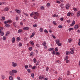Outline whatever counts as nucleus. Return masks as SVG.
<instances>
[{
  "label": "nucleus",
  "mask_w": 80,
  "mask_h": 80,
  "mask_svg": "<svg viewBox=\"0 0 80 80\" xmlns=\"http://www.w3.org/2000/svg\"><path fill=\"white\" fill-rule=\"evenodd\" d=\"M56 43L58 46H60L62 45V43H60V40L58 39L56 40Z\"/></svg>",
  "instance_id": "obj_1"
},
{
  "label": "nucleus",
  "mask_w": 80,
  "mask_h": 80,
  "mask_svg": "<svg viewBox=\"0 0 80 80\" xmlns=\"http://www.w3.org/2000/svg\"><path fill=\"white\" fill-rule=\"evenodd\" d=\"M70 50H71L70 52L71 54H73V53H74V52H75V51L74 50V48H71L70 49Z\"/></svg>",
  "instance_id": "obj_2"
},
{
  "label": "nucleus",
  "mask_w": 80,
  "mask_h": 80,
  "mask_svg": "<svg viewBox=\"0 0 80 80\" xmlns=\"http://www.w3.org/2000/svg\"><path fill=\"white\" fill-rule=\"evenodd\" d=\"M65 7L67 10H68V9H69V8H70V4H69V3L67 4L66 5Z\"/></svg>",
  "instance_id": "obj_3"
},
{
  "label": "nucleus",
  "mask_w": 80,
  "mask_h": 80,
  "mask_svg": "<svg viewBox=\"0 0 80 80\" xmlns=\"http://www.w3.org/2000/svg\"><path fill=\"white\" fill-rule=\"evenodd\" d=\"M12 66L13 67H17V63H15L14 62H12Z\"/></svg>",
  "instance_id": "obj_4"
},
{
  "label": "nucleus",
  "mask_w": 80,
  "mask_h": 80,
  "mask_svg": "<svg viewBox=\"0 0 80 80\" xmlns=\"http://www.w3.org/2000/svg\"><path fill=\"white\" fill-rule=\"evenodd\" d=\"M75 22L74 20H73L72 22V23L70 25V26L72 27V26H73V25H75Z\"/></svg>",
  "instance_id": "obj_5"
},
{
  "label": "nucleus",
  "mask_w": 80,
  "mask_h": 80,
  "mask_svg": "<svg viewBox=\"0 0 80 80\" xmlns=\"http://www.w3.org/2000/svg\"><path fill=\"white\" fill-rule=\"evenodd\" d=\"M9 74L10 75H11V76H13V75H15V74L13 73V72L12 71L9 72Z\"/></svg>",
  "instance_id": "obj_6"
},
{
  "label": "nucleus",
  "mask_w": 80,
  "mask_h": 80,
  "mask_svg": "<svg viewBox=\"0 0 80 80\" xmlns=\"http://www.w3.org/2000/svg\"><path fill=\"white\" fill-rule=\"evenodd\" d=\"M12 23V21L10 20H9L7 21H5L4 22V23Z\"/></svg>",
  "instance_id": "obj_7"
},
{
  "label": "nucleus",
  "mask_w": 80,
  "mask_h": 80,
  "mask_svg": "<svg viewBox=\"0 0 80 80\" xmlns=\"http://www.w3.org/2000/svg\"><path fill=\"white\" fill-rule=\"evenodd\" d=\"M72 38H69L68 39V43H72Z\"/></svg>",
  "instance_id": "obj_8"
},
{
  "label": "nucleus",
  "mask_w": 80,
  "mask_h": 80,
  "mask_svg": "<svg viewBox=\"0 0 80 80\" xmlns=\"http://www.w3.org/2000/svg\"><path fill=\"white\" fill-rule=\"evenodd\" d=\"M12 43H14L15 42V38L14 37L12 38Z\"/></svg>",
  "instance_id": "obj_9"
},
{
  "label": "nucleus",
  "mask_w": 80,
  "mask_h": 80,
  "mask_svg": "<svg viewBox=\"0 0 80 80\" xmlns=\"http://www.w3.org/2000/svg\"><path fill=\"white\" fill-rule=\"evenodd\" d=\"M29 28L28 27H25L23 28V30H29Z\"/></svg>",
  "instance_id": "obj_10"
},
{
  "label": "nucleus",
  "mask_w": 80,
  "mask_h": 80,
  "mask_svg": "<svg viewBox=\"0 0 80 80\" xmlns=\"http://www.w3.org/2000/svg\"><path fill=\"white\" fill-rule=\"evenodd\" d=\"M80 16V11H78L77 12V17H78Z\"/></svg>",
  "instance_id": "obj_11"
},
{
  "label": "nucleus",
  "mask_w": 80,
  "mask_h": 80,
  "mask_svg": "<svg viewBox=\"0 0 80 80\" xmlns=\"http://www.w3.org/2000/svg\"><path fill=\"white\" fill-rule=\"evenodd\" d=\"M53 50H54V48H51L48 49V51L49 52H51V51H53Z\"/></svg>",
  "instance_id": "obj_12"
},
{
  "label": "nucleus",
  "mask_w": 80,
  "mask_h": 80,
  "mask_svg": "<svg viewBox=\"0 0 80 80\" xmlns=\"http://www.w3.org/2000/svg\"><path fill=\"white\" fill-rule=\"evenodd\" d=\"M9 9L8 8H6L4 9V12H7L8 11V10Z\"/></svg>",
  "instance_id": "obj_13"
},
{
  "label": "nucleus",
  "mask_w": 80,
  "mask_h": 80,
  "mask_svg": "<svg viewBox=\"0 0 80 80\" xmlns=\"http://www.w3.org/2000/svg\"><path fill=\"white\" fill-rule=\"evenodd\" d=\"M15 11L17 13H20V11L19 10L15 9Z\"/></svg>",
  "instance_id": "obj_14"
},
{
  "label": "nucleus",
  "mask_w": 80,
  "mask_h": 80,
  "mask_svg": "<svg viewBox=\"0 0 80 80\" xmlns=\"http://www.w3.org/2000/svg\"><path fill=\"white\" fill-rule=\"evenodd\" d=\"M78 26L77 25H76L74 26V29L75 30H77V29H78Z\"/></svg>",
  "instance_id": "obj_15"
},
{
  "label": "nucleus",
  "mask_w": 80,
  "mask_h": 80,
  "mask_svg": "<svg viewBox=\"0 0 80 80\" xmlns=\"http://www.w3.org/2000/svg\"><path fill=\"white\" fill-rule=\"evenodd\" d=\"M30 43L32 45H33L34 46V43H33V42L32 41H31L30 42Z\"/></svg>",
  "instance_id": "obj_16"
},
{
  "label": "nucleus",
  "mask_w": 80,
  "mask_h": 80,
  "mask_svg": "<svg viewBox=\"0 0 80 80\" xmlns=\"http://www.w3.org/2000/svg\"><path fill=\"white\" fill-rule=\"evenodd\" d=\"M34 35H35V32H32V35L30 37V38H32V37H34Z\"/></svg>",
  "instance_id": "obj_17"
},
{
  "label": "nucleus",
  "mask_w": 80,
  "mask_h": 80,
  "mask_svg": "<svg viewBox=\"0 0 80 80\" xmlns=\"http://www.w3.org/2000/svg\"><path fill=\"white\" fill-rule=\"evenodd\" d=\"M12 71L13 72V73H17L18 72V71L15 70H12Z\"/></svg>",
  "instance_id": "obj_18"
},
{
  "label": "nucleus",
  "mask_w": 80,
  "mask_h": 80,
  "mask_svg": "<svg viewBox=\"0 0 80 80\" xmlns=\"http://www.w3.org/2000/svg\"><path fill=\"white\" fill-rule=\"evenodd\" d=\"M22 32V29H19L18 30V32L19 33H21Z\"/></svg>",
  "instance_id": "obj_19"
},
{
  "label": "nucleus",
  "mask_w": 80,
  "mask_h": 80,
  "mask_svg": "<svg viewBox=\"0 0 80 80\" xmlns=\"http://www.w3.org/2000/svg\"><path fill=\"white\" fill-rule=\"evenodd\" d=\"M5 27H9L10 25L8 24L7 23H5Z\"/></svg>",
  "instance_id": "obj_20"
},
{
  "label": "nucleus",
  "mask_w": 80,
  "mask_h": 80,
  "mask_svg": "<svg viewBox=\"0 0 80 80\" xmlns=\"http://www.w3.org/2000/svg\"><path fill=\"white\" fill-rule=\"evenodd\" d=\"M34 15H36V16H38V15H39V14H38V13L36 12H34Z\"/></svg>",
  "instance_id": "obj_21"
},
{
  "label": "nucleus",
  "mask_w": 80,
  "mask_h": 80,
  "mask_svg": "<svg viewBox=\"0 0 80 80\" xmlns=\"http://www.w3.org/2000/svg\"><path fill=\"white\" fill-rule=\"evenodd\" d=\"M70 54V52L68 51H67L66 52V55H68Z\"/></svg>",
  "instance_id": "obj_22"
},
{
  "label": "nucleus",
  "mask_w": 80,
  "mask_h": 80,
  "mask_svg": "<svg viewBox=\"0 0 80 80\" xmlns=\"http://www.w3.org/2000/svg\"><path fill=\"white\" fill-rule=\"evenodd\" d=\"M43 28H40L39 29V31L41 32H43Z\"/></svg>",
  "instance_id": "obj_23"
},
{
  "label": "nucleus",
  "mask_w": 80,
  "mask_h": 80,
  "mask_svg": "<svg viewBox=\"0 0 80 80\" xmlns=\"http://www.w3.org/2000/svg\"><path fill=\"white\" fill-rule=\"evenodd\" d=\"M44 8H45V7L43 6H41L40 8V9H41V10H43Z\"/></svg>",
  "instance_id": "obj_24"
},
{
  "label": "nucleus",
  "mask_w": 80,
  "mask_h": 80,
  "mask_svg": "<svg viewBox=\"0 0 80 80\" xmlns=\"http://www.w3.org/2000/svg\"><path fill=\"white\" fill-rule=\"evenodd\" d=\"M71 14V13L70 12H68L67 14V16H68V17H70V16Z\"/></svg>",
  "instance_id": "obj_25"
},
{
  "label": "nucleus",
  "mask_w": 80,
  "mask_h": 80,
  "mask_svg": "<svg viewBox=\"0 0 80 80\" xmlns=\"http://www.w3.org/2000/svg\"><path fill=\"white\" fill-rule=\"evenodd\" d=\"M0 33H1V36H3V35H4V32H1Z\"/></svg>",
  "instance_id": "obj_26"
},
{
  "label": "nucleus",
  "mask_w": 80,
  "mask_h": 80,
  "mask_svg": "<svg viewBox=\"0 0 80 80\" xmlns=\"http://www.w3.org/2000/svg\"><path fill=\"white\" fill-rule=\"evenodd\" d=\"M9 79L10 80H13V77L12 76H9Z\"/></svg>",
  "instance_id": "obj_27"
},
{
  "label": "nucleus",
  "mask_w": 80,
  "mask_h": 80,
  "mask_svg": "<svg viewBox=\"0 0 80 80\" xmlns=\"http://www.w3.org/2000/svg\"><path fill=\"white\" fill-rule=\"evenodd\" d=\"M67 75H69L70 74V72L69 71H67Z\"/></svg>",
  "instance_id": "obj_28"
},
{
  "label": "nucleus",
  "mask_w": 80,
  "mask_h": 80,
  "mask_svg": "<svg viewBox=\"0 0 80 80\" xmlns=\"http://www.w3.org/2000/svg\"><path fill=\"white\" fill-rule=\"evenodd\" d=\"M6 38H7L6 37L3 36L2 38L3 40H6Z\"/></svg>",
  "instance_id": "obj_29"
},
{
  "label": "nucleus",
  "mask_w": 80,
  "mask_h": 80,
  "mask_svg": "<svg viewBox=\"0 0 80 80\" xmlns=\"http://www.w3.org/2000/svg\"><path fill=\"white\" fill-rule=\"evenodd\" d=\"M73 10H74V11H75V12H77V8H73Z\"/></svg>",
  "instance_id": "obj_30"
},
{
  "label": "nucleus",
  "mask_w": 80,
  "mask_h": 80,
  "mask_svg": "<svg viewBox=\"0 0 80 80\" xmlns=\"http://www.w3.org/2000/svg\"><path fill=\"white\" fill-rule=\"evenodd\" d=\"M36 67L35 66H33L32 68V70H35V68H36Z\"/></svg>",
  "instance_id": "obj_31"
},
{
  "label": "nucleus",
  "mask_w": 80,
  "mask_h": 80,
  "mask_svg": "<svg viewBox=\"0 0 80 80\" xmlns=\"http://www.w3.org/2000/svg\"><path fill=\"white\" fill-rule=\"evenodd\" d=\"M65 59L66 60H67L68 59V56H66L65 57Z\"/></svg>",
  "instance_id": "obj_32"
},
{
  "label": "nucleus",
  "mask_w": 80,
  "mask_h": 80,
  "mask_svg": "<svg viewBox=\"0 0 80 80\" xmlns=\"http://www.w3.org/2000/svg\"><path fill=\"white\" fill-rule=\"evenodd\" d=\"M23 14L25 16H27V17H28V14H27V13L23 12Z\"/></svg>",
  "instance_id": "obj_33"
},
{
  "label": "nucleus",
  "mask_w": 80,
  "mask_h": 80,
  "mask_svg": "<svg viewBox=\"0 0 80 80\" xmlns=\"http://www.w3.org/2000/svg\"><path fill=\"white\" fill-rule=\"evenodd\" d=\"M33 60L34 63H36V62H37V60H36V59L35 58L33 59Z\"/></svg>",
  "instance_id": "obj_34"
},
{
  "label": "nucleus",
  "mask_w": 80,
  "mask_h": 80,
  "mask_svg": "<svg viewBox=\"0 0 80 80\" xmlns=\"http://www.w3.org/2000/svg\"><path fill=\"white\" fill-rule=\"evenodd\" d=\"M34 15V12H32L31 14L30 15L31 17H33V15Z\"/></svg>",
  "instance_id": "obj_35"
},
{
  "label": "nucleus",
  "mask_w": 80,
  "mask_h": 80,
  "mask_svg": "<svg viewBox=\"0 0 80 80\" xmlns=\"http://www.w3.org/2000/svg\"><path fill=\"white\" fill-rule=\"evenodd\" d=\"M22 46V43L19 42V45H18V46L19 47H21Z\"/></svg>",
  "instance_id": "obj_36"
},
{
  "label": "nucleus",
  "mask_w": 80,
  "mask_h": 80,
  "mask_svg": "<svg viewBox=\"0 0 80 80\" xmlns=\"http://www.w3.org/2000/svg\"><path fill=\"white\" fill-rule=\"evenodd\" d=\"M24 67L26 69H27V68H28V65H25Z\"/></svg>",
  "instance_id": "obj_37"
},
{
  "label": "nucleus",
  "mask_w": 80,
  "mask_h": 80,
  "mask_svg": "<svg viewBox=\"0 0 80 80\" xmlns=\"http://www.w3.org/2000/svg\"><path fill=\"white\" fill-rule=\"evenodd\" d=\"M31 76L32 78H34V73H32L31 75Z\"/></svg>",
  "instance_id": "obj_38"
},
{
  "label": "nucleus",
  "mask_w": 80,
  "mask_h": 80,
  "mask_svg": "<svg viewBox=\"0 0 80 80\" xmlns=\"http://www.w3.org/2000/svg\"><path fill=\"white\" fill-rule=\"evenodd\" d=\"M8 35H9V32H8L6 34V37H7V36H8Z\"/></svg>",
  "instance_id": "obj_39"
},
{
  "label": "nucleus",
  "mask_w": 80,
  "mask_h": 80,
  "mask_svg": "<svg viewBox=\"0 0 80 80\" xmlns=\"http://www.w3.org/2000/svg\"><path fill=\"white\" fill-rule=\"evenodd\" d=\"M33 53L31 52L30 54V57H32V56H33Z\"/></svg>",
  "instance_id": "obj_40"
},
{
  "label": "nucleus",
  "mask_w": 80,
  "mask_h": 80,
  "mask_svg": "<svg viewBox=\"0 0 80 80\" xmlns=\"http://www.w3.org/2000/svg\"><path fill=\"white\" fill-rule=\"evenodd\" d=\"M28 72L29 73H30V72H31V71H30V69H27Z\"/></svg>",
  "instance_id": "obj_41"
},
{
  "label": "nucleus",
  "mask_w": 80,
  "mask_h": 80,
  "mask_svg": "<svg viewBox=\"0 0 80 80\" xmlns=\"http://www.w3.org/2000/svg\"><path fill=\"white\" fill-rule=\"evenodd\" d=\"M53 52H52V55H55V51H54V50H53Z\"/></svg>",
  "instance_id": "obj_42"
},
{
  "label": "nucleus",
  "mask_w": 80,
  "mask_h": 80,
  "mask_svg": "<svg viewBox=\"0 0 80 80\" xmlns=\"http://www.w3.org/2000/svg\"><path fill=\"white\" fill-rule=\"evenodd\" d=\"M16 22H13V24L14 25V27H16V26H15V25H16Z\"/></svg>",
  "instance_id": "obj_43"
},
{
  "label": "nucleus",
  "mask_w": 80,
  "mask_h": 80,
  "mask_svg": "<svg viewBox=\"0 0 80 80\" xmlns=\"http://www.w3.org/2000/svg\"><path fill=\"white\" fill-rule=\"evenodd\" d=\"M56 55H60V52H57Z\"/></svg>",
  "instance_id": "obj_44"
},
{
  "label": "nucleus",
  "mask_w": 80,
  "mask_h": 80,
  "mask_svg": "<svg viewBox=\"0 0 80 80\" xmlns=\"http://www.w3.org/2000/svg\"><path fill=\"white\" fill-rule=\"evenodd\" d=\"M44 32H45V33H48V31H47V29H45L44 30Z\"/></svg>",
  "instance_id": "obj_45"
},
{
  "label": "nucleus",
  "mask_w": 80,
  "mask_h": 80,
  "mask_svg": "<svg viewBox=\"0 0 80 80\" xmlns=\"http://www.w3.org/2000/svg\"><path fill=\"white\" fill-rule=\"evenodd\" d=\"M58 27L59 28H62L63 27L62 25H59Z\"/></svg>",
  "instance_id": "obj_46"
},
{
  "label": "nucleus",
  "mask_w": 80,
  "mask_h": 80,
  "mask_svg": "<svg viewBox=\"0 0 80 80\" xmlns=\"http://www.w3.org/2000/svg\"><path fill=\"white\" fill-rule=\"evenodd\" d=\"M72 30H73V28H69L68 29V30L69 31V32L71 31Z\"/></svg>",
  "instance_id": "obj_47"
},
{
  "label": "nucleus",
  "mask_w": 80,
  "mask_h": 80,
  "mask_svg": "<svg viewBox=\"0 0 80 80\" xmlns=\"http://www.w3.org/2000/svg\"><path fill=\"white\" fill-rule=\"evenodd\" d=\"M29 50L31 51L32 50V47H30L29 48Z\"/></svg>",
  "instance_id": "obj_48"
},
{
  "label": "nucleus",
  "mask_w": 80,
  "mask_h": 80,
  "mask_svg": "<svg viewBox=\"0 0 80 80\" xmlns=\"http://www.w3.org/2000/svg\"><path fill=\"white\" fill-rule=\"evenodd\" d=\"M52 23L53 24H54V25H57V23L55 22V21H53Z\"/></svg>",
  "instance_id": "obj_49"
},
{
  "label": "nucleus",
  "mask_w": 80,
  "mask_h": 80,
  "mask_svg": "<svg viewBox=\"0 0 80 80\" xmlns=\"http://www.w3.org/2000/svg\"><path fill=\"white\" fill-rule=\"evenodd\" d=\"M70 62V61H69V60H66V63H68V62Z\"/></svg>",
  "instance_id": "obj_50"
},
{
  "label": "nucleus",
  "mask_w": 80,
  "mask_h": 80,
  "mask_svg": "<svg viewBox=\"0 0 80 80\" xmlns=\"http://www.w3.org/2000/svg\"><path fill=\"white\" fill-rule=\"evenodd\" d=\"M55 52L58 51V48H55Z\"/></svg>",
  "instance_id": "obj_51"
},
{
  "label": "nucleus",
  "mask_w": 80,
  "mask_h": 80,
  "mask_svg": "<svg viewBox=\"0 0 80 80\" xmlns=\"http://www.w3.org/2000/svg\"><path fill=\"white\" fill-rule=\"evenodd\" d=\"M24 40L25 42H27V38H24Z\"/></svg>",
  "instance_id": "obj_52"
},
{
  "label": "nucleus",
  "mask_w": 80,
  "mask_h": 80,
  "mask_svg": "<svg viewBox=\"0 0 80 80\" xmlns=\"http://www.w3.org/2000/svg\"><path fill=\"white\" fill-rule=\"evenodd\" d=\"M16 20H17V21H18V17L17 16L16 17Z\"/></svg>",
  "instance_id": "obj_53"
},
{
  "label": "nucleus",
  "mask_w": 80,
  "mask_h": 80,
  "mask_svg": "<svg viewBox=\"0 0 80 80\" xmlns=\"http://www.w3.org/2000/svg\"><path fill=\"white\" fill-rule=\"evenodd\" d=\"M46 42H43V43L42 45H43L44 46H46Z\"/></svg>",
  "instance_id": "obj_54"
},
{
  "label": "nucleus",
  "mask_w": 80,
  "mask_h": 80,
  "mask_svg": "<svg viewBox=\"0 0 80 80\" xmlns=\"http://www.w3.org/2000/svg\"><path fill=\"white\" fill-rule=\"evenodd\" d=\"M33 18L35 20H37L38 18H37V17H36V16H34Z\"/></svg>",
  "instance_id": "obj_55"
},
{
  "label": "nucleus",
  "mask_w": 80,
  "mask_h": 80,
  "mask_svg": "<svg viewBox=\"0 0 80 80\" xmlns=\"http://www.w3.org/2000/svg\"><path fill=\"white\" fill-rule=\"evenodd\" d=\"M25 5H27V0H25Z\"/></svg>",
  "instance_id": "obj_56"
},
{
  "label": "nucleus",
  "mask_w": 80,
  "mask_h": 80,
  "mask_svg": "<svg viewBox=\"0 0 80 80\" xmlns=\"http://www.w3.org/2000/svg\"><path fill=\"white\" fill-rule=\"evenodd\" d=\"M50 3H47V7H49L50 6Z\"/></svg>",
  "instance_id": "obj_57"
},
{
  "label": "nucleus",
  "mask_w": 80,
  "mask_h": 80,
  "mask_svg": "<svg viewBox=\"0 0 80 80\" xmlns=\"http://www.w3.org/2000/svg\"><path fill=\"white\" fill-rule=\"evenodd\" d=\"M17 79L18 80H20V78L19 77H17Z\"/></svg>",
  "instance_id": "obj_58"
},
{
  "label": "nucleus",
  "mask_w": 80,
  "mask_h": 80,
  "mask_svg": "<svg viewBox=\"0 0 80 80\" xmlns=\"http://www.w3.org/2000/svg\"><path fill=\"white\" fill-rule=\"evenodd\" d=\"M36 46L37 47H40V45L39 44H36Z\"/></svg>",
  "instance_id": "obj_59"
},
{
  "label": "nucleus",
  "mask_w": 80,
  "mask_h": 80,
  "mask_svg": "<svg viewBox=\"0 0 80 80\" xmlns=\"http://www.w3.org/2000/svg\"><path fill=\"white\" fill-rule=\"evenodd\" d=\"M2 79H5V76H3V75L2 76Z\"/></svg>",
  "instance_id": "obj_60"
},
{
  "label": "nucleus",
  "mask_w": 80,
  "mask_h": 80,
  "mask_svg": "<svg viewBox=\"0 0 80 80\" xmlns=\"http://www.w3.org/2000/svg\"><path fill=\"white\" fill-rule=\"evenodd\" d=\"M36 65H39V62H37Z\"/></svg>",
  "instance_id": "obj_61"
},
{
  "label": "nucleus",
  "mask_w": 80,
  "mask_h": 80,
  "mask_svg": "<svg viewBox=\"0 0 80 80\" xmlns=\"http://www.w3.org/2000/svg\"><path fill=\"white\" fill-rule=\"evenodd\" d=\"M20 25H21L22 26H23V22H20Z\"/></svg>",
  "instance_id": "obj_62"
},
{
  "label": "nucleus",
  "mask_w": 80,
  "mask_h": 80,
  "mask_svg": "<svg viewBox=\"0 0 80 80\" xmlns=\"http://www.w3.org/2000/svg\"><path fill=\"white\" fill-rule=\"evenodd\" d=\"M20 38H19V37H17V39L18 41L19 40H20Z\"/></svg>",
  "instance_id": "obj_63"
},
{
  "label": "nucleus",
  "mask_w": 80,
  "mask_h": 80,
  "mask_svg": "<svg viewBox=\"0 0 80 80\" xmlns=\"http://www.w3.org/2000/svg\"><path fill=\"white\" fill-rule=\"evenodd\" d=\"M48 69H49L48 68V67H47L46 68V71H48Z\"/></svg>",
  "instance_id": "obj_64"
}]
</instances>
